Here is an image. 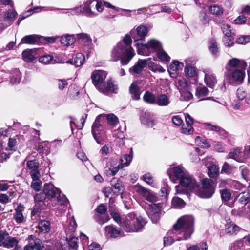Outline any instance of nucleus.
Returning a JSON list of instances; mask_svg holds the SVG:
<instances>
[{
    "label": "nucleus",
    "mask_w": 250,
    "mask_h": 250,
    "mask_svg": "<svg viewBox=\"0 0 250 250\" xmlns=\"http://www.w3.org/2000/svg\"><path fill=\"white\" fill-rule=\"evenodd\" d=\"M132 40L130 36L126 35L123 42H120L115 46L111 52V61L117 62L120 60L123 65L129 63L135 55L133 49L130 46Z\"/></svg>",
    "instance_id": "obj_1"
},
{
    "label": "nucleus",
    "mask_w": 250,
    "mask_h": 250,
    "mask_svg": "<svg viewBox=\"0 0 250 250\" xmlns=\"http://www.w3.org/2000/svg\"><path fill=\"white\" fill-rule=\"evenodd\" d=\"M194 219L191 215H184L179 218L174 225L175 231H179L180 240L189 238L194 232Z\"/></svg>",
    "instance_id": "obj_2"
},
{
    "label": "nucleus",
    "mask_w": 250,
    "mask_h": 250,
    "mask_svg": "<svg viewBox=\"0 0 250 250\" xmlns=\"http://www.w3.org/2000/svg\"><path fill=\"white\" fill-rule=\"evenodd\" d=\"M146 224L142 217L137 218L134 213H129L124 219L121 226L127 232L139 231Z\"/></svg>",
    "instance_id": "obj_3"
},
{
    "label": "nucleus",
    "mask_w": 250,
    "mask_h": 250,
    "mask_svg": "<svg viewBox=\"0 0 250 250\" xmlns=\"http://www.w3.org/2000/svg\"><path fill=\"white\" fill-rule=\"evenodd\" d=\"M201 183L202 187L199 188L197 184L193 191L201 198H210L215 191V185L213 181L208 178H204L202 180Z\"/></svg>",
    "instance_id": "obj_4"
},
{
    "label": "nucleus",
    "mask_w": 250,
    "mask_h": 250,
    "mask_svg": "<svg viewBox=\"0 0 250 250\" xmlns=\"http://www.w3.org/2000/svg\"><path fill=\"white\" fill-rule=\"evenodd\" d=\"M161 48V42L155 39L150 40L146 44L142 43L137 47L138 53L143 56H148L153 52L157 53Z\"/></svg>",
    "instance_id": "obj_5"
},
{
    "label": "nucleus",
    "mask_w": 250,
    "mask_h": 250,
    "mask_svg": "<svg viewBox=\"0 0 250 250\" xmlns=\"http://www.w3.org/2000/svg\"><path fill=\"white\" fill-rule=\"evenodd\" d=\"M164 206L162 203L149 205L146 213L153 223H157L163 214Z\"/></svg>",
    "instance_id": "obj_6"
},
{
    "label": "nucleus",
    "mask_w": 250,
    "mask_h": 250,
    "mask_svg": "<svg viewBox=\"0 0 250 250\" xmlns=\"http://www.w3.org/2000/svg\"><path fill=\"white\" fill-rule=\"evenodd\" d=\"M197 184L196 180L188 173L187 175L181 179L180 185L175 187L176 193L181 194L185 192V190L182 188V187L187 188L189 190L194 191L195 188L197 187Z\"/></svg>",
    "instance_id": "obj_7"
},
{
    "label": "nucleus",
    "mask_w": 250,
    "mask_h": 250,
    "mask_svg": "<svg viewBox=\"0 0 250 250\" xmlns=\"http://www.w3.org/2000/svg\"><path fill=\"white\" fill-rule=\"evenodd\" d=\"M224 76L226 80L230 83H242L245 76V69H235L233 70L225 71Z\"/></svg>",
    "instance_id": "obj_8"
},
{
    "label": "nucleus",
    "mask_w": 250,
    "mask_h": 250,
    "mask_svg": "<svg viewBox=\"0 0 250 250\" xmlns=\"http://www.w3.org/2000/svg\"><path fill=\"white\" fill-rule=\"evenodd\" d=\"M148 32V29L146 26L143 25L138 26L136 30L131 31V35L134 40V42L137 47L145 41V37L147 35Z\"/></svg>",
    "instance_id": "obj_9"
},
{
    "label": "nucleus",
    "mask_w": 250,
    "mask_h": 250,
    "mask_svg": "<svg viewBox=\"0 0 250 250\" xmlns=\"http://www.w3.org/2000/svg\"><path fill=\"white\" fill-rule=\"evenodd\" d=\"M167 173L171 181L176 183L177 181H181L187 175L188 172L183 167L179 166L168 168Z\"/></svg>",
    "instance_id": "obj_10"
},
{
    "label": "nucleus",
    "mask_w": 250,
    "mask_h": 250,
    "mask_svg": "<svg viewBox=\"0 0 250 250\" xmlns=\"http://www.w3.org/2000/svg\"><path fill=\"white\" fill-rule=\"evenodd\" d=\"M135 189L137 193L143 197L146 200L150 202H154L157 200L158 197L154 192L142 186L137 184L135 186Z\"/></svg>",
    "instance_id": "obj_11"
},
{
    "label": "nucleus",
    "mask_w": 250,
    "mask_h": 250,
    "mask_svg": "<svg viewBox=\"0 0 250 250\" xmlns=\"http://www.w3.org/2000/svg\"><path fill=\"white\" fill-rule=\"evenodd\" d=\"M107 72L104 70H96L94 71L91 76L93 84L98 89L103 84L104 81L107 76Z\"/></svg>",
    "instance_id": "obj_12"
},
{
    "label": "nucleus",
    "mask_w": 250,
    "mask_h": 250,
    "mask_svg": "<svg viewBox=\"0 0 250 250\" xmlns=\"http://www.w3.org/2000/svg\"><path fill=\"white\" fill-rule=\"evenodd\" d=\"M103 118V115L100 114L98 115L92 126V135L97 142V143H101L102 139L100 138L99 134L101 131L103 129V127L101 125L102 119Z\"/></svg>",
    "instance_id": "obj_13"
},
{
    "label": "nucleus",
    "mask_w": 250,
    "mask_h": 250,
    "mask_svg": "<svg viewBox=\"0 0 250 250\" xmlns=\"http://www.w3.org/2000/svg\"><path fill=\"white\" fill-rule=\"evenodd\" d=\"M247 67V63L244 60H239L237 58L230 59L225 66V71L233 70V68L239 67L242 69H245Z\"/></svg>",
    "instance_id": "obj_14"
},
{
    "label": "nucleus",
    "mask_w": 250,
    "mask_h": 250,
    "mask_svg": "<svg viewBox=\"0 0 250 250\" xmlns=\"http://www.w3.org/2000/svg\"><path fill=\"white\" fill-rule=\"evenodd\" d=\"M186 125H183L181 128V132L185 134H190L193 132L194 129L192 126L194 119L188 113L184 114Z\"/></svg>",
    "instance_id": "obj_15"
},
{
    "label": "nucleus",
    "mask_w": 250,
    "mask_h": 250,
    "mask_svg": "<svg viewBox=\"0 0 250 250\" xmlns=\"http://www.w3.org/2000/svg\"><path fill=\"white\" fill-rule=\"evenodd\" d=\"M150 58L147 60L139 59L135 64L129 69L130 73L134 76L140 74L147 64V61L150 60Z\"/></svg>",
    "instance_id": "obj_16"
},
{
    "label": "nucleus",
    "mask_w": 250,
    "mask_h": 250,
    "mask_svg": "<svg viewBox=\"0 0 250 250\" xmlns=\"http://www.w3.org/2000/svg\"><path fill=\"white\" fill-rule=\"evenodd\" d=\"M95 2L93 0H88L82 5L83 12L88 17H93L98 15V13L94 11Z\"/></svg>",
    "instance_id": "obj_17"
},
{
    "label": "nucleus",
    "mask_w": 250,
    "mask_h": 250,
    "mask_svg": "<svg viewBox=\"0 0 250 250\" xmlns=\"http://www.w3.org/2000/svg\"><path fill=\"white\" fill-rule=\"evenodd\" d=\"M43 193L48 198H52L57 195L60 190L56 188L52 183H45L43 187Z\"/></svg>",
    "instance_id": "obj_18"
},
{
    "label": "nucleus",
    "mask_w": 250,
    "mask_h": 250,
    "mask_svg": "<svg viewBox=\"0 0 250 250\" xmlns=\"http://www.w3.org/2000/svg\"><path fill=\"white\" fill-rule=\"evenodd\" d=\"M117 89V85H114L111 80H108L103 83L98 90L103 93L107 94L109 92H114Z\"/></svg>",
    "instance_id": "obj_19"
},
{
    "label": "nucleus",
    "mask_w": 250,
    "mask_h": 250,
    "mask_svg": "<svg viewBox=\"0 0 250 250\" xmlns=\"http://www.w3.org/2000/svg\"><path fill=\"white\" fill-rule=\"evenodd\" d=\"M183 67V63H181L179 61H173L170 64L168 71L171 77L175 78L177 76V72L182 69Z\"/></svg>",
    "instance_id": "obj_20"
},
{
    "label": "nucleus",
    "mask_w": 250,
    "mask_h": 250,
    "mask_svg": "<svg viewBox=\"0 0 250 250\" xmlns=\"http://www.w3.org/2000/svg\"><path fill=\"white\" fill-rule=\"evenodd\" d=\"M112 190L114 194L118 195L121 193L124 189L121 182L117 178H113L110 181Z\"/></svg>",
    "instance_id": "obj_21"
},
{
    "label": "nucleus",
    "mask_w": 250,
    "mask_h": 250,
    "mask_svg": "<svg viewBox=\"0 0 250 250\" xmlns=\"http://www.w3.org/2000/svg\"><path fill=\"white\" fill-rule=\"evenodd\" d=\"M105 234L108 237L116 238L120 235L121 231L117 228L109 225L105 228Z\"/></svg>",
    "instance_id": "obj_22"
},
{
    "label": "nucleus",
    "mask_w": 250,
    "mask_h": 250,
    "mask_svg": "<svg viewBox=\"0 0 250 250\" xmlns=\"http://www.w3.org/2000/svg\"><path fill=\"white\" fill-rule=\"evenodd\" d=\"M204 81L208 86L213 88L217 83V80L214 74L211 73H207L205 75Z\"/></svg>",
    "instance_id": "obj_23"
},
{
    "label": "nucleus",
    "mask_w": 250,
    "mask_h": 250,
    "mask_svg": "<svg viewBox=\"0 0 250 250\" xmlns=\"http://www.w3.org/2000/svg\"><path fill=\"white\" fill-rule=\"evenodd\" d=\"M170 103L169 97L166 94H161L158 95L156 99L155 104L160 106H167Z\"/></svg>",
    "instance_id": "obj_24"
},
{
    "label": "nucleus",
    "mask_w": 250,
    "mask_h": 250,
    "mask_svg": "<svg viewBox=\"0 0 250 250\" xmlns=\"http://www.w3.org/2000/svg\"><path fill=\"white\" fill-rule=\"evenodd\" d=\"M85 60L84 56L82 53H77L75 54L71 59L68 61V62L75 65L77 67L81 66Z\"/></svg>",
    "instance_id": "obj_25"
},
{
    "label": "nucleus",
    "mask_w": 250,
    "mask_h": 250,
    "mask_svg": "<svg viewBox=\"0 0 250 250\" xmlns=\"http://www.w3.org/2000/svg\"><path fill=\"white\" fill-rule=\"evenodd\" d=\"M39 40V36L37 35H30L24 36L20 44H36Z\"/></svg>",
    "instance_id": "obj_26"
},
{
    "label": "nucleus",
    "mask_w": 250,
    "mask_h": 250,
    "mask_svg": "<svg viewBox=\"0 0 250 250\" xmlns=\"http://www.w3.org/2000/svg\"><path fill=\"white\" fill-rule=\"evenodd\" d=\"M208 10L211 14L216 16H221L224 13L223 7L221 5L217 4L209 5Z\"/></svg>",
    "instance_id": "obj_27"
},
{
    "label": "nucleus",
    "mask_w": 250,
    "mask_h": 250,
    "mask_svg": "<svg viewBox=\"0 0 250 250\" xmlns=\"http://www.w3.org/2000/svg\"><path fill=\"white\" fill-rule=\"evenodd\" d=\"M36 51L32 49L25 50L22 53L23 59L26 62L33 61L36 57Z\"/></svg>",
    "instance_id": "obj_28"
},
{
    "label": "nucleus",
    "mask_w": 250,
    "mask_h": 250,
    "mask_svg": "<svg viewBox=\"0 0 250 250\" xmlns=\"http://www.w3.org/2000/svg\"><path fill=\"white\" fill-rule=\"evenodd\" d=\"M208 89L205 86H199L197 87L195 96L200 99V101L205 100L204 98L209 94Z\"/></svg>",
    "instance_id": "obj_29"
},
{
    "label": "nucleus",
    "mask_w": 250,
    "mask_h": 250,
    "mask_svg": "<svg viewBox=\"0 0 250 250\" xmlns=\"http://www.w3.org/2000/svg\"><path fill=\"white\" fill-rule=\"evenodd\" d=\"M50 223L47 220L41 221L38 224V229L40 232L42 233H48L50 230Z\"/></svg>",
    "instance_id": "obj_30"
},
{
    "label": "nucleus",
    "mask_w": 250,
    "mask_h": 250,
    "mask_svg": "<svg viewBox=\"0 0 250 250\" xmlns=\"http://www.w3.org/2000/svg\"><path fill=\"white\" fill-rule=\"evenodd\" d=\"M75 41L74 35L66 34L61 37V43L64 46H69L73 44Z\"/></svg>",
    "instance_id": "obj_31"
},
{
    "label": "nucleus",
    "mask_w": 250,
    "mask_h": 250,
    "mask_svg": "<svg viewBox=\"0 0 250 250\" xmlns=\"http://www.w3.org/2000/svg\"><path fill=\"white\" fill-rule=\"evenodd\" d=\"M23 210V207L19 206L15 209V213L14 214V218L18 223H21L24 221V217L22 214Z\"/></svg>",
    "instance_id": "obj_32"
},
{
    "label": "nucleus",
    "mask_w": 250,
    "mask_h": 250,
    "mask_svg": "<svg viewBox=\"0 0 250 250\" xmlns=\"http://www.w3.org/2000/svg\"><path fill=\"white\" fill-rule=\"evenodd\" d=\"M17 15V13L15 10L8 11L5 13L4 20L7 22L6 26L10 25L14 21Z\"/></svg>",
    "instance_id": "obj_33"
},
{
    "label": "nucleus",
    "mask_w": 250,
    "mask_h": 250,
    "mask_svg": "<svg viewBox=\"0 0 250 250\" xmlns=\"http://www.w3.org/2000/svg\"><path fill=\"white\" fill-rule=\"evenodd\" d=\"M226 232L231 235L236 234L240 230V228L233 223L230 222L226 225Z\"/></svg>",
    "instance_id": "obj_34"
},
{
    "label": "nucleus",
    "mask_w": 250,
    "mask_h": 250,
    "mask_svg": "<svg viewBox=\"0 0 250 250\" xmlns=\"http://www.w3.org/2000/svg\"><path fill=\"white\" fill-rule=\"evenodd\" d=\"M142 122L149 127H152L154 125V121L152 115L149 112H146L141 117Z\"/></svg>",
    "instance_id": "obj_35"
},
{
    "label": "nucleus",
    "mask_w": 250,
    "mask_h": 250,
    "mask_svg": "<svg viewBox=\"0 0 250 250\" xmlns=\"http://www.w3.org/2000/svg\"><path fill=\"white\" fill-rule=\"evenodd\" d=\"M129 91L133 100L140 99L139 87L135 83H133L129 88Z\"/></svg>",
    "instance_id": "obj_36"
},
{
    "label": "nucleus",
    "mask_w": 250,
    "mask_h": 250,
    "mask_svg": "<svg viewBox=\"0 0 250 250\" xmlns=\"http://www.w3.org/2000/svg\"><path fill=\"white\" fill-rule=\"evenodd\" d=\"M77 228V224L73 217H72L69 223L68 227L65 229V232L67 234H69V236H71L74 233Z\"/></svg>",
    "instance_id": "obj_37"
},
{
    "label": "nucleus",
    "mask_w": 250,
    "mask_h": 250,
    "mask_svg": "<svg viewBox=\"0 0 250 250\" xmlns=\"http://www.w3.org/2000/svg\"><path fill=\"white\" fill-rule=\"evenodd\" d=\"M103 118L104 116H106V119L107 120V123L110 125L113 126H116L118 123L119 120L118 117L113 114H103Z\"/></svg>",
    "instance_id": "obj_38"
},
{
    "label": "nucleus",
    "mask_w": 250,
    "mask_h": 250,
    "mask_svg": "<svg viewBox=\"0 0 250 250\" xmlns=\"http://www.w3.org/2000/svg\"><path fill=\"white\" fill-rule=\"evenodd\" d=\"M133 157V152L132 149L129 154H125L124 155L120 158L121 161V165L124 166V167L125 166H127L129 165L130 162Z\"/></svg>",
    "instance_id": "obj_39"
},
{
    "label": "nucleus",
    "mask_w": 250,
    "mask_h": 250,
    "mask_svg": "<svg viewBox=\"0 0 250 250\" xmlns=\"http://www.w3.org/2000/svg\"><path fill=\"white\" fill-rule=\"evenodd\" d=\"M189 85L188 81L184 78H181L177 80V87L179 91L186 90Z\"/></svg>",
    "instance_id": "obj_40"
},
{
    "label": "nucleus",
    "mask_w": 250,
    "mask_h": 250,
    "mask_svg": "<svg viewBox=\"0 0 250 250\" xmlns=\"http://www.w3.org/2000/svg\"><path fill=\"white\" fill-rule=\"evenodd\" d=\"M28 240H31L34 249L40 250L43 247L42 241L39 239H36L34 236L31 235L29 236Z\"/></svg>",
    "instance_id": "obj_41"
},
{
    "label": "nucleus",
    "mask_w": 250,
    "mask_h": 250,
    "mask_svg": "<svg viewBox=\"0 0 250 250\" xmlns=\"http://www.w3.org/2000/svg\"><path fill=\"white\" fill-rule=\"evenodd\" d=\"M77 38L81 40L82 42H83L87 45H89L92 42V39L90 36L86 33H80L76 35Z\"/></svg>",
    "instance_id": "obj_42"
},
{
    "label": "nucleus",
    "mask_w": 250,
    "mask_h": 250,
    "mask_svg": "<svg viewBox=\"0 0 250 250\" xmlns=\"http://www.w3.org/2000/svg\"><path fill=\"white\" fill-rule=\"evenodd\" d=\"M208 175L210 177L214 178L219 175V168L214 164L210 165L208 167Z\"/></svg>",
    "instance_id": "obj_43"
},
{
    "label": "nucleus",
    "mask_w": 250,
    "mask_h": 250,
    "mask_svg": "<svg viewBox=\"0 0 250 250\" xmlns=\"http://www.w3.org/2000/svg\"><path fill=\"white\" fill-rule=\"evenodd\" d=\"M185 72L188 77H193L197 75V70L195 67L188 64H186L185 68Z\"/></svg>",
    "instance_id": "obj_44"
},
{
    "label": "nucleus",
    "mask_w": 250,
    "mask_h": 250,
    "mask_svg": "<svg viewBox=\"0 0 250 250\" xmlns=\"http://www.w3.org/2000/svg\"><path fill=\"white\" fill-rule=\"evenodd\" d=\"M143 99L144 101L148 104H155L156 98L153 93L147 91L143 96Z\"/></svg>",
    "instance_id": "obj_45"
},
{
    "label": "nucleus",
    "mask_w": 250,
    "mask_h": 250,
    "mask_svg": "<svg viewBox=\"0 0 250 250\" xmlns=\"http://www.w3.org/2000/svg\"><path fill=\"white\" fill-rule=\"evenodd\" d=\"M171 204L173 207L175 208H183L185 203L184 201L178 197H174L172 200Z\"/></svg>",
    "instance_id": "obj_46"
},
{
    "label": "nucleus",
    "mask_w": 250,
    "mask_h": 250,
    "mask_svg": "<svg viewBox=\"0 0 250 250\" xmlns=\"http://www.w3.org/2000/svg\"><path fill=\"white\" fill-rule=\"evenodd\" d=\"M21 73L18 70H15L11 77V83L12 84H18L21 81Z\"/></svg>",
    "instance_id": "obj_47"
},
{
    "label": "nucleus",
    "mask_w": 250,
    "mask_h": 250,
    "mask_svg": "<svg viewBox=\"0 0 250 250\" xmlns=\"http://www.w3.org/2000/svg\"><path fill=\"white\" fill-rule=\"evenodd\" d=\"M113 136L117 139H119V142L117 141V143H119L120 146L123 145V139L125 138V135L123 131L120 130V128L114 131Z\"/></svg>",
    "instance_id": "obj_48"
},
{
    "label": "nucleus",
    "mask_w": 250,
    "mask_h": 250,
    "mask_svg": "<svg viewBox=\"0 0 250 250\" xmlns=\"http://www.w3.org/2000/svg\"><path fill=\"white\" fill-rule=\"evenodd\" d=\"M58 195L57 201L58 204L61 206H63V208H65L68 203L67 197L62 194L61 191L58 193Z\"/></svg>",
    "instance_id": "obj_49"
},
{
    "label": "nucleus",
    "mask_w": 250,
    "mask_h": 250,
    "mask_svg": "<svg viewBox=\"0 0 250 250\" xmlns=\"http://www.w3.org/2000/svg\"><path fill=\"white\" fill-rule=\"evenodd\" d=\"M181 94L180 99L182 101H189L193 98L192 93L187 89L180 91Z\"/></svg>",
    "instance_id": "obj_50"
},
{
    "label": "nucleus",
    "mask_w": 250,
    "mask_h": 250,
    "mask_svg": "<svg viewBox=\"0 0 250 250\" xmlns=\"http://www.w3.org/2000/svg\"><path fill=\"white\" fill-rule=\"evenodd\" d=\"M18 240L14 237L10 236L9 235L7 237L4 247L6 248H12L17 245Z\"/></svg>",
    "instance_id": "obj_51"
},
{
    "label": "nucleus",
    "mask_w": 250,
    "mask_h": 250,
    "mask_svg": "<svg viewBox=\"0 0 250 250\" xmlns=\"http://www.w3.org/2000/svg\"><path fill=\"white\" fill-rule=\"evenodd\" d=\"M158 58L163 61L168 62L170 60V57L168 54L162 49V47L157 53Z\"/></svg>",
    "instance_id": "obj_52"
},
{
    "label": "nucleus",
    "mask_w": 250,
    "mask_h": 250,
    "mask_svg": "<svg viewBox=\"0 0 250 250\" xmlns=\"http://www.w3.org/2000/svg\"><path fill=\"white\" fill-rule=\"evenodd\" d=\"M199 18L200 21L202 24L208 25L210 18L206 12H201Z\"/></svg>",
    "instance_id": "obj_53"
},
{
    "label": "nucleus",
    "mask_w": 250,
    "mask_h": 250,
    "mask_svg": "<svg viewBox=\"0 0 250 250\" xmlns=\"http://www.w3.org/2000/svg\"><path fill=\"white\" fill-rule=\"evenodd\" d=\"M26 165L27 168L30 171L37 169L39 167V163L36 160L28 161L27 162Z\"/></svg>",
    "instance_id": "obj_54"
},
{
    "label": "nucleus",
    "mask_w": 250,
    "mask_h": 250,
    "mask_svg": "<svg viewBox=\"0 0 250 250\" xmlns=\"http://www.w3.org/2000/svg\"><path fill=\"white\" fill-rule=\"evenodd\" d=\"M53 61V57L49 55H43L39 58V62L44 64H49Z\"/></svg>",
    "instance_id": "obj_55"
},
{
    "label": "nucleus",
    "mask_w": 250,
    "mask_h": 250,
    "mask_svg": "<svg viewBox=\"0 0 250 250\" xmlns=\"http://www.w3.org/2000/svg\"><path fill=\"white\" fill-rule=\"evenodd\" d=\"M221 198L224 202L228 201L230 200L231 195L229 190L224 189L220 190Z\"/></svg>",
    "instance_id": "obj_56"
},
{
    "label": "nucleus",
    "mask_w": 250,
    "mask_h": 250,
    "mask_svg": "<svg viewBox=\"0 0 250 250\" xmlns=\"http://www.w3.org/2000/svg\"><path fill=\"white\" fill-rule=\"evenodd\" d=\"M143 179L147 184L151 185L152 187L153 186L154 180L153 176L150 173H147L144 175Z\"/></svg>",
    "instance_id": "obj_57"
},
{
    "label": "nucleus",
    "mask_w": 250,
    "mask_h": 250,
    "mask_svg": "<svg viewBox=\"0 0 250 250\" xmlns=\"http://www.w3.org/2000/svg\"><path fill=\"white\" fill-rule=\"evenodd\" d=\"M204 125L207 129L210 131H214L218 132L222 130V129L219 126L211 125L208 123H204Z\"/></svg>",
    "instance_id": "obj_58"
},
{
    "label": "nucleus",
    "mask_w": 250,
    "mask_h": 250,
    "mask_svg": "<svg viewBox=\"0 0 250 250\" xmlns=\"http://www.w3.org/2000/svg\"><path fill=\"white\" fill-rule=\"evenodd\" d=\"M123 167L124 166H122L121 164H119L116 167H109V173L108 174L110 176L115 175L120 169H122Z\"/></svg>",
    "instance_id": "obj_59"
},
{
    "label": "nucleus",
    "mask_w": 250,
    "mask_h": 250,
    "mask_svg": "<svg viewBox=\"0 0 250 250\" xmlns=\"http://www.w3.org/2000/svg\"><path fill=\"white\" fill-rule=\"evenodd\" d=\"M222 30L226 37H230L232 35L231 26L229 24H224L222 27Z\"/></svg>",
    "instance_id": "obj_60"
},
{
    "label": "nucleus",
    "mask_w": 250,
    "mask_h": 250,
    "mask_svg": "<svg viewBox=\"0 0 250 250\" xmlns=\"http://www.w3.org/2000/svg\"><path fill=\"white\" fill-rule=\"evenodd\" d=\"M250 42V36L247 35H243L239 37L236 40V42L241 44H246Z\"/></svg>",
    "instance_id": "obj_61"
},
{
    "label": "nucleus",
    "mask_w": 250,
    "mask_h": 250,
    "mask_svg": "<svg viewBox=\"0 0 250 250\" xmlns=\"http://www.w3.org/2000/svg\"><path fill=\"white\" fill-rule=\"evenodd\" d=\"M56 81L58 87L60 90L64 89L65 86L68 85V82L65 79H57Z\"/></svg>",
    "instance_id": "obj_62"
},
{
    "label": "nucleus",
    "mask_w": 250,
    "mask_h": 250,
    "mask_svg": "<svg viewBox=\"0 0 250 250\" xmlns=\"http://www.w3.org/2000/svg\"><path fill=\"white\" fill-rule=\"evenodd\" d=\"M241 13L247 17L248 23L250 24V6L247 5L243 8Z\"/></svg>",
    "instance_id": "obj_63"
},
{
    "label": "nucleus",
    "mask_w": 250,
    "mask_h": 250,
    "mask_svg": "<svg viewBox=\"0 0 250 250\" xmlns=\"http://www.w3.org/2000/svg\"><path fill=\"white\" fill-rule=\"evenodd\" d=\"M243 246V242L242 241H237L231 244L230 250H240Z\"/></svg>",
    "instance_id": "obj_64"
}]
</instances>
